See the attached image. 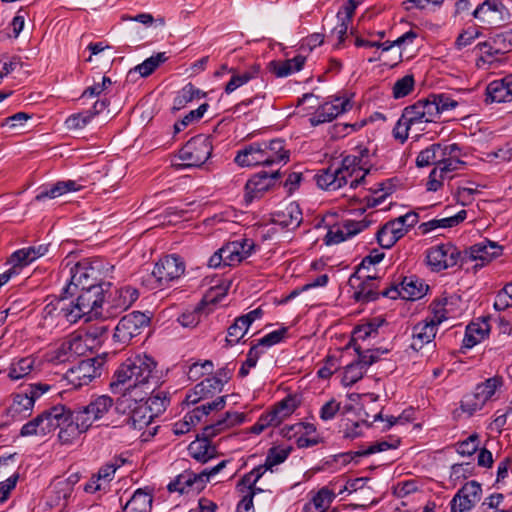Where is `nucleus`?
Returning <instances> with one entry per match:
<instances>
[{"label": "nucleus", "mask_w": 512, "mask_h": 512, "mask_svg": "<svg viewBox=\"0 0 512 512\" xmlns=\"http://www.w3.org/2000/svg\"><path fill=\"white\" fill-rule=\"evenodd\" d=\"M502 383V377L494 376L487 379L483 383L478 384L474 392L477 393L479 399L485 405V403L491 399L497 388L500 387Z\"/></svg>", "instance_id": "nucleus-45"}, {"label": "nucleus", "mask_w": 512, "mask_h": 512, "mask_svg": "<svg viewBox=\"0 0 512 512\" xmlns=\"http://www.w3.org/2000/svg\"><path fill=\"white\" fill-rule=\"evenodd\" d=\"M150 321V317L145 313L133 311L120 319L113 338L122 345H128L149 327Z\"/></svg>", "instance_id": "nucleus-8"}, {"label": "nucleus", "mask_w": 512, "mask_h": 512, "mask_svg": "<svg viewBox=\"0 0 512 512\" xmlns=\"http://www.w3.org/2000/svg\"><path fill=\"white\" fill-rule=\"evenodd\" d=\"M467 217V211L461 210L456 215L448 216L443 219H433L426 223H422L419 229L422 233H428L437 228H451L462 223Z\"/></svg>", "instance_id": "nucleus-37"}, {"label": "nucleus", "mask_w": 512, "mask_h": 512, "mask_svg": "<svg viewBox=\"0 0 512 512\" xmlns=\"http://www.w3.org/2000/svg\"><path fill=\"white\" fill-rule=\"evenodd\" d=\"M263 157L267 158L265 166H272L280 162H288L290 153L285 149L282 139H273L269 142H261Z\"/></svg>", "instance_id": "nucleus-30"}, {"label": "nucleus", "mask_w": 512, "mask_h": 512, "mask_svg": "<svg viewBox=\"0 0 512 512\" xmlns=\"http://www.w3.org/2000/svg\"><path fill=\"white\" fill-rule=\"evenodd\" d=\"M265 471L262 467L257 466L249 473L245 474L239 482V486H245L248 488V492H253V496L256 494V483L264 475Z\"/></svg>", "instance_id": "nucleus-59"}, {"label": "nucleus", "mask_w": 512, "mask_h": 512, "mask_svg": "<svg viewBox=\"0 0 512 512\" xmlns=\"http://www.w3.org/2000/svg\"><path fill=\"white\" fill-rule=\"evenodd\" d=\"M102 365L97 358L81 360L65 373L64 378L72 388L79 389L101 376Z\"/></svg>", "instance_id": "nucleus-9"}, {"label": "nucleus", "mask_w": 512, "mask_h": 512, "mask_svg": "<svg viewBox=\"0 0 512 512\" xmlns=\"http://www.w3.org/2000/svg\"><path fill=\"white\" fill-rule=\"evenodd\" d=\"M447 303L448 299L446 297L434 300L429 306L432 317L428 318V321L433 322L438 326L446 320L448 318V311L446 309Z\"/></svg>", "instance_id": "nucleus-54"}, {"label": "nucleus", "mask_w": 512, "mask_h": 512, "mask_svg": "<svg viewBox=\"0 0 512 512\" xmlns=\"http://www.w3.org/2000/svg\"><path fill=\"white\" fill-rule=\"evenodd\" d=\"M139 297L137 289L126 286L115 291L111 300L105 301V317L117 315L128 309Z\"/></svg>", "instance_id": "nucleus-18"}, {"label": "nucleus", "mask_w": 512, "mask_h": 512, "mask_svg": "<svg viewBox=\"0 0 512 512\" xmlns=\"http://www.w3.org/2000/svg\"><path fill=\"white\" fill-rule=\"evenodd\" d=\"M223 258L225 259V266H234L245 259L246 252L242 251V246L238 241H232L220 248Z\"/></svg>", "instance_id": "nucleus-42"}, {"label": "nucleus", "mask_w": 512, "mask_h": 512, "mask_svg": "<svg viewBox=\"0 0 512 512\" xmlns=\"http://www.w3.org/2000/svg\"><path fill=\"white\" fill-rule=\"evenodd\" d=\"M70 282L64 289V294L73 295L77 289H91L111 286L106 282L107 270L99 259H83L70 268Z\"/></svg>", "instance_id": "nucleus-3"}, {"label": "nucleus", "mask_w": 512, "mask_h": 512, "mask_svg": "<svg viewBox=\"0 0 512 512\" xmlns=\"http://www.w3.org/2000/svg\"><path fill=\"white\" fill-rule=\"evenodd\" d=\"M223 389V379L218 377H207L198 383L193 390L186 396V400L192 404L198 403L201 400L209 398L216 392H221Z\"/></svg>", "instance_id": "nucleus-27"}, {"label": "nucleus", "mask_w": 512, "mask_h": 512, "mask_svg": "<svg viewBox=\"0 0 512 512\" xmlns=\"http://www.w3.org/2000/svg\"><path fill=\"white\" fill-rule=\"evenodd\" d=\"M82 185L78 184L74 180L59 181L54 184L49 190H45L39 193L35 199L41 201L45 198H56L70 191H79L82 189Z\"/></svg>", "instance_id": "nucleus-39"}, {"label": "nucleus", "mask_w": 512, "mask_h": 512, "mask_svg": "<svg viewBox=\"0 0 512 512\" xmlns=\"http://www.w3.org/2000/svg\"><path fill=\"white\" fill-rule=\"evenodd\" d=\"M288 328L282 327L279 330L273 331L262 337L258 340V342L255 345L259 346H266L270 347L273 345H276L284 340V338L287 336Z\"/></svg>", "instance_id": "nucleus-61"}, {"label": "nucleus", "mask_w": 512, "mask_h": 512, "mask_svg": "<svg viewBox=\"0 0 512 512\" xmlns=\"http://www.w3.org/2000/svg\"><path fill=\"white\" fill-rule=\"evenodd\" d=\"M106 287L80 289L81 293L78 295L76 301H69V312L67 313V323H76L84 316L92 317H105L104 293L107 291Z\"/></svg>", "instance_id": "nucleus-4"}, {"label": "nucleus", "mask_w": 512, "mask_h": 512, "mask_svg": "<svg viewBox=\"0 0 512 512\" xmlns=\"http://www.w3.org/2000/svg\"><path fill=\"white\" fill-rule=\"evenodd\" d=\"M445 158L442 157V144L434 143L422 150L417 158L416 165L418 167H426L430 165H440Z\"/></svg>", "instance_id": "nucleus-38"}, {"label": "nucleus", "mask_w": 512, "mask_h": 512, "mask_svg": "<svg viewBox=\"0 0 512 512\" xmlns=\"http://www.w3.org/2000/svg\"><path fill=\"white\" fill-rule=\"evenodd\" d=\"M292 447L278 448L272 447L268 450L264 464L259 465L266 472L272 470V468L278 464L283 463L289 456Z\"/></svg>", "instance_id": "nucleus-47"}, {"label": "nucleus", "mask_w": 512, "mask_h": 512, "mask_svg": "<svg viewBox=\"0 0 512 512\" xmlns=\"http://www.w3.org/2000/svg\"><path fill=\"white\" fill-rule=\"evenodd\" d=\"M69 408L64 405L53 406L48 410H45L41 413V417L43 419V427L41 428L42 432H45V435L59 429L63 421H65V415H67Z\"/></svg>", "instance_id": "nucleus-33"}, {"label": "nucleus", "mask_w": 512, "mask_h": 512, "mask_svg": "<svg viewBox=\"0 0 512 512\" xmlns=\"http://www.w3.org/2000/svg\"><path fill=\"white\" fill-rule=\"evenodd\" d=\"M336 101L339 103H325L324 105L320 106L316 110L315 114L310 118L311 124L316 126L325 122H331L338 115L346 112L352 107L350 100L340 101V99H336Z\"/></svg>", "instance_id": "nucleus-25"}, {"label": "nucleus", "mask_w": 512, "mask_h": 512, "mask_svg": "<svg viewBox=\"0 0 512 512\" xmlns=\"http://www.w3.org/2000/svg\"><path fill=\"white\" fill-rule=\"evenodd\" d=\"M414 86V76L412 74L405 75L394 83L392 88L393 97L400 99L408 96L413 91Z\"/></svg>", "instance_id": "nucleus-53"}, {"label": "nucleus", "mask_w": 512, "mask_h": 512, "mask_svg": "<svg viewBox=\"0 0 512 512\" xmlns=\"http://www.w3.org/2000/svg\"><path fill=\"white\" fill-rule=\"evenodd\" d=\"M436 117L437 110L434 106L430 105L425 98L420 99L403 109L401 117L393 129V136L400 143H404L408 139L410 131L419 136L421 132L425 131L428 123L435 122Z\"/></svg>", "instance_id": "nucleus-2"}, {"label": "nucleus", "mask_w": 512, "mask_h": 512, "mask_svg": "<svg viewBox=\"0 0 512 512\" xmlns=\"http://www.w3.org/2000/svg\"><path fill=\"white\" fill-rule=\"evenodd\" d=\"M365 373V368L361 366V364L357 362H353L346 366L344 375L342 378V383L345 386H352L360 379H362Z\"/></svg>", "instance_id": "nucleus-55"}, {"label": "nucleus", "mask_w": 512, "mask_h": 512, "mask_svg": "<svg viewBox=\"0 0 512 512\" xmlns=\"http://www.w3.org/2000/svg\"><path fill=\"white\" fill-rule=\"evenodd\" d=\"M42 362L34 354L13 359L8 369V378L15 381L29 376L34 371H41Z\"/></svg>", "instance_id": "nucleus-22"}, {"label": "nucleus", "mask_w": 512, "mask_h": 512, "mask_svg": "<svg viewBox=\"0 0 512 512\" xmlns=\"http://www.w3.org/2000/svg\"><path fill=\"white\" fill-rule=\"evenodd\" d=\"M91 114L88 112L73 114L66 120V126L69 130H77L84 128L91 120Z\"/></svg>", "instance_id": "nucleus-64"}, {"label": "nucleus", "mask_w": 512, "mask_h": 512, "mask_svg": "<svg viewBox=\"0 0 512 512\" xmlns=\"http://www.w3.org/2000/svg\"><path fill=\"white\" fill-rule=\"evenodd\" d=\"M334 498V492L324 487L318 491L309 504L322 510V512H326Z\"/></svg>", "instance_id": "nucleus-56"}, {"label": "nucleus", "mask_w": 512, "mask_h": 512, "mask_svg": "<svg viewBox=\"0 0 512 512\" xmlns=\"http://www.w3.org/2000/svg\"><path fill=\"white\" fill-rule=\"evenodd\" d=\"M260 354L261 352L258 350V345L253 344L247 353L246 360L243 362L239 370V377L244 378L249 374L250 368L256 366Z\"/></svg>", "instance_id": "nucleus-60"}, {"label": "nucleus", "mask_w": 512, "mask_h": 512, "mask_svg": "<svg viewBox=\"0 0 512 512\" xmlns=\"http://www.w3.org/2000/svg\"><path fill=\"white\" fill-rule=\"evenodd\" d=\"M166 60L167 57L165 53H157L131 69L128 72V76L132 75L133 73H138L141 77H148Z\"/></svg>", "instance_id": "nucleus-40"}, {"label": "nucleus", "mask_w": 512, "mask_h": 512, "mask_svg": "<svg viewBox=\"0 0 512 512\" xmlns=\"http://www.w3.org/2000/svg\"><path fill=\"white\" fill-rule=\"evenodd\" d=\"M112 405V398L102 395L98 396L85 406L75 408L72 410V413L80 423V428L87 431L94 421L102 418L110 410Z\"/></svg>", "instance_id": "nucleus-12"}, {"label": "nucleus", "mask_w": 512, "mask_h": 512, "mask_svg": "<svg viewBox=\"0 0 512 512\" xmlns=\"http://www.w3.org/2000/svg\"><path fill=\"white\" fill-rule=\"evenodd\" d=\"M460 259V250L450 242L432 246L426 251V263L433 272L454 267Z\"/></svg>", "instance_id": "nucleus-10"}, {"label": "nucleus", "mask_w": 512, "mask_h": 512, "mask_svg": "<svg viewBox=\"0 0 512 512\" xmlns=\"http://www.w3.org/2000/svg\"><path fill=\"white\" fill-rule=\"evenodd\" d=\"M81 345L82 340L79 337L65 340L55 349L48 351L44 355V360L54 365L72 362L78 355Z\"/></svg>", "instance_id": "nucleus-19"}, {"label": "nucleus", "mask_w": 512, "mask_h": 512, "mask_svg": "<svg viewBox=\"0 0 512 512\" xmlns=\"http://www.w3.org/2000/svg\"><path fill=\"white\" fill-rule=\"evenodd\" d=\"M384 258V253L380 252L378 249H373L369 255L363 258L362 262L358 265L357 270L351 275L349 278V284L352 287H355V283L360 281L362 278L360 274L365 270L369 269L370 265H374L379 263Z\"/></svg>", "instance_id": "nucleus-41"}, {"label": "nucleus", "mask_w": 512, "mask_h": 512, "mask_svg": "<svg viewBox=\"0 0 512 512\" xmlns=\"http://www.w3.org/2000/svg\"><path fill=\"white\" fill-rule=\"evenodd\" d=\"M505 6L497 0H486L473 12L474 18L479 20L483 26H500L503 21Z\"/></svg>", "instance_id": "nucleus-20"}, {"label": "nucleus", "mask_w": 512, "mask_h": 512, "mask_svg": "<svg viewBox=\"0 0 512 512\" xmlns=\"http://www.w3.org/2000/svg\"><path fill=\"white\" fill-rule=\"evenodd\" d=\"M339 176H344L345 185L348 178H355L350 182L351 188H356L358 185L365 182V177L369 173V168H366V163L362 164V158L355 155H347L342 159L341 165L336 168Z\"/></svg>", "instance_id": "nucleus-17"}, {"label": "nucleus", "mask_w": 512, "mask_h": 512, "mask_svg": "<svg viewBox=\"0 0 512 512\" xmlns=\"http://www.w3.org/2000/svg\"><path fill=\"white\" fill-rule=\"evenodd\" d=\"M230 460H222L220 463L210 469H204L200 473L185 471L178 475L176 479L168 484L170 492H179L181 494L188 492V488L195 486L196 490H202L209 479L222 471Z\"/></svg>", "instance_id": "nucleus-7"}, {"label": "nucleus", "mask_w": 512, "mask_h": 512, "mask_svg": "<svg viewBox=\"0 0 512 512\" xmlns=\"http://www.w3.org/2000/svg\"><path fill=\"white\" fill-rule=\"evenodd\" d=\"M489 331L490 325L486 319H482L480 322H471L466 327L463 347L467 349L474 347L488 335Z\"/></svg>", "instance_id": "nucleus-34"}, {"label": "nucleus", "mask_w": 512, "mask_h": 512, "mask_svg": "<svg viewBox=\"0 0 512 512\" xmlns=\"http://www.w3.org/2000/svg\"><path fill=\"white\" fill-rule=\"evenodd\" d=\"M185 271V263L177 255H167L161 258L154 266L152 276L158 286H168L179 279Z\"/></svg>", "instance_id": "nucleus-14"}, {"label": "nucleus", "mask_w": 512, "mask_h": 512, "mask_svg": "<svg viewBox=\"0 0 512 512\" xmlns=\"http://www.w3.org/2000/svg\"><path fill=\"white\" fill-rule=\"evenodd\" d=\"M426 101L437 110V117L444 111L454 109L458 102L446 94H430Z\"/></svg>", "instance_id": "nucleus-50"}, {"label": "nucleus", "mask_w": 512, "mask_h": 512, "mask_svg": "<svg viewBox=\"0 0 512 512\" xmlns=\"http://www.w3.org/2000/svg\"><path fill=\"white\" fill-rule=\"evenodd\" d=\"M436 332L437 326L435 323L428 321V318L418 322L412 328V342L410 347L415 351H419L425 345H430L436 336Z\"/></svg>", "instance_id": "nucleus-24"}, {"label": "nucleus", "mask_w": 512, "mask_h": 512, "mask_svg": "<svg viewBox=\"0 0 512 512\" xmlns=\"http://www.w3.org/2000/svg\"><path fill=\"white\" fill-rule=\"evenodd\" d=\"M188 453L201 464H205L219 455L217 446L212 444V438L202 435V432L197 434L196 439L189 444Z\"/></svg>", "instance_id": "nucleus-21"}, {"label": "nucleus", "mask_w": 512, "mask_h": 512, "mask_svg": "<svg viewBox=\"0 0 512 512\" xmlns=\"http://www.w3.org/2000/svg\"><path fill=\"white\" fill-rule=\"evenodd\" d=\"M43 427V419L41 414L32 419L31 421L24 424L21 428L20 435L21 436H33V435H45V432L41 431Z\"/></svg>", "instance_id": "nucleus-63"}, {"label": "nucleus", "mask_w": 512, "mask_h": 512, "mask_svg": "<svg viewBox=\"0 0 512 512\" xmlns=\"http://www.w3.org/2000/svg\"><path fill=\"white\" fill-rule=\"evenodd\" d=\"M85 432L86 430L80 428V423L73 416L72 410L69 409L67 415H65V421L59 428L58 439L61 444H72Z\"/></svg>", "instance_id": "nucleus-32"}, {"label": "nucleus", "mask_w": 512, "mask_h": 512, "mask_svg": "<svg viewBox=\"0 0 512 512\" xmlns=\"http://www.w3.org/2000/svg\"><path fill=\"white\" fill-rule=\"evenodd\" d=\"M484 404L479 399L477 393L473 392L466 394L461 401L460 409L462 412L467 413L469 416L473 415L477 410H480Z\"/></svg>", "instance_id": "nucleus-58"}, {"label": "nucleus", "mask_w": 512, "mask_h": 512, "mask_svg": "<svg viewBox=\"0 0 512 512\" xmlns=\"http://www.w3.org/2000/svg\"><path fill=\"white\" fill-rule=\"evenodd\" d=\"M204 95L205 94L202 93L199 89L195 88V86L192 83H188L174 98L173 109L180 110L195 98H200Z\"/></svg>", "instance_id": "nucleus-44"}, {"label": "nucleus", "mask_w": 512, "mask_h": 512, "mask_svg": "<svg viewBox=\"0 0 512 512\" xmlns=\"http://www.w3.org/2000/svg\"><path fill=\"white\" fill-rule=\"evenodd\" d=\"M502 250V246L498 245L496 242L485 239L472 245L469 248V254L471 259L480 260L482 261V265H484L485 263H488L494 258L500 256L502 254Z\"/></svg>", "instance_id": "nucleus-31"}, {"label": "nucleus", "mask_w": 512, "mask_h": 512, "mask_svg": "<svg viewBox=\"0 0 512 512\" xmlns=\"http://www.w3.org/2000/svg\"><path fill=\"white\" fill-rule=\"evenodd\" d=\"M365 280L357 285L358 290L354 292V299L358 302L375 301L380 295L390 299L403 298V290L399 284L392 283L389 287L385 288L382 292H377L374 281L379 278L375 275L365 274Z\"/></svg>", "instance_id": "nucleus-13"}, {"label": "nucleus", "mask_w": 512, "mask_h": 512, "mask_svg": "<svg viewBox=\"0 0 512 512\" xmlns=\"http://www.w3.org/2000/svg\"><path fill=\"white\" fill-rule=\"evenodd\" d=\"M157 363L148 355H136L126 359L114 372L110 389L122 393L145 385L152 378Z\"/></svg>", "instance_id": "nucleus-1"}, {"label": "nucleus", "mask_w": 512, "mask_h": 512, "mask_svg": "<svg viewBox=\"0 0 512 512\" xmlns=\"http://www.w3.org/2000/svg\"><path fill=\"white\" fill-rule=\"evenodd\" d=\"M512 100V74L490 82L486 87V103L509 102Z\"/></svg>", "instance_id": "nucleus-23"}, {"label": "nucleus", "mask_w": 512, "mask_h": 512, "mask_svg": "<svg viewBox=\"0 0 512 512\" xmlns=\"http://www.w3.org/2000/svg\"><path fill=\"white\" fill-rule=\"evenodd\" d=\"M417 38V33L413 30H410L403 34L402 36L398 37L394 41H385V42H377L376 47L381 48L383 52L389 51L394 46H401L402 44L406 42H413Z\"/></svg>", "instance_id": "nucleus-62"}, {"label": "nucleus", "mask_w": 512, "mask_h": 512, "mask_svg": "<svg viewBox=\"0 0 512 512\" xmlns=\"http://www.w3.org/2000/svg\"><path fill=\"white\" fill-rule=\"evenodd\" d=\"M260 71V66L255 64L251 66V68L242 74H233L229 82L225 86V92L227 94L232 93L237 88L241 87L242 85L246 84L251 79L255 78Z\"/></svg>", "instance_id": "nucleus-43"}, {"label": "nucleus", "mask_w": 512, "mask_h": 512, "mask_svg": "<svg viewBox=\"0 0 512 512\" xmlns=\"http://www.w3.org/2000/svg\"><path fill=\"white\" fill-rule=\"evenodd\" d=\"M300 403V399L297 395L289 394L279 401L272 410L277 411V416L283 421V419L290 416L296 410Z\"/></svg>", "instance_id": "nucleus-48"}, {"label": "nucleus", "mask_w": 512, "mask_h": 512, "mask_svg": "<svg viewBox=\"0 0 512 512\" xmlns=\"http://www.w3.org/2000/svg\"><path fill=\"white\" fill-rule=\"evenodd\" d=\"M400 286L403 290V299L416 300L424 295L423 285L418 283L417 279L414 280L413 277H404Z\"/></svg>", "instance_id": "nucleus-49"}, {"label": "nucleus", "mask_w": 512, "mask_h": 512, "mask_svg": "<svg viewBox=\"0 0 512 512\" xmlns=\"http://www.w3.org/2000/svg\"><path fill=\"white\" fill-rule=\"evenodd\" d=\"M317 185L325 190H337L345 185L344 176H339L337 169L330 166L320 170L315 176Z\"/></svg>", "instance_id": "nucleus-36"}, {"label": "nucleus", "mask_w": 512, "mask_h": 512, "mask_svg": "<svg viewBox=\"0 0 512 512\" xmlns=\"http://www.w3.org/2000/svg\"><path fill=\"white\" fill-rule=\"evenodd\" d=\"M248 327L246 324L237 317L234 320V323L228 327L227 337H226V346L231 347L235 344L239 343V341L245 336L248 331Z\"/></svg>", "instance_id": "nucleus-52"}, {"label": "nucleus", "mask_w": 512, "mask_h": 512, "mask_svg": "<svg viewBox=\"0 0 512 512\" xmlns=\"http://www.w3.org/2000/svg\"><path fill=\"white\" fill-rule=\"evenodd\" d=\"M512 306V282L506 284L496 296L494 302V308L497 311H504L508 307Z\"/></svg>", "instance_id": "nucleus-57"}, {"label": "nucleus", "mask_w": 512, "mask_h": 512, "mask_svg": "<svg viewBox=\"0 0 512 512\" xmlns=\"http://www.w3.org/2000/svg\"><path fill=\"white\" fill-rule=\"evenodd\" d=\"M69 312V306L67 297H60L56 299L54 302L48 303L44 307V315L47 316H55L57 318H62L65 322H67V313Z\"/></svg>", "instance_id": "nucleus-51"}, {"label": "nucleus", "mask_w": 512, "mask_h": 512, "mask_svg": "<svg viewBox=\"0 0 512 512\" xmlns=\"http://www.w3.org/2000/svg\"><path fill=\"white\" fill-rule=\"evenodd\" d=\"M51 388L52 386L47 383L29 384L25 390L12 395V403L7 409V414L14 420L29 417L33 412L35 401Z\"/></svg>", "instance_id": "nucleus-5"}, {"label": "nucleus", "mask_w": 512, "mask_h": 512, "mask_svg": "<svg viewBox=\"0 0 512 512\" xmlns=\"http://www.w3.org/2000/svg\"><path fill=\"white\" fill-rule=\"evenodd\" d=\"M385 322L386 320L384 318L375 317L367 323L356 326L353 331L354 338L351 340L350 345L356 339L365 340L373 333H377L378 328L381 327Z\"/></svg>", "instance_id": "nucleus-46"}, {"label": "nucleus", "mask_w": 512, "mask_h": 512, "mask_svg": "<svg viewBox=\"0 0 512 512\" xmlns=\"http://www.w3.org/2000/svg\"><path fill=\"white\" fill-rule=\"evenodd\" d=\"M303 220L298 204L292 202L273 214V222L282 228L295 230Z\"/></svg>", "instance_id": "nucleus-26"}, {"label": "nucleus", "mask_w": 512, "mask_h": 512, "mask_svg": "<svg viewBox=\"0 0 512 512\" xmlns=\"http://www.w3.org/2000/svg\"><path fill=\"white\" fill-rule=\"evenodd\" d=\"M153 495L147 489H137L125 504L123 512H151Z\"/></svg>", "instance_id": "nucleus-35"}, {"label": "nucleus", "mask_w": 512, "mask_h": 512, "mask_svg": "<svg viewBox=\"0 0 512 512\" xmlns=\"http://www.w3.org/2000/svg\"><path fill=\"white\" fill-rule=\"evenodd\" d=\"M235 163L241 167L265 166L267 158L263 157V150L260 143L245 145L240 149L234 159Z\"/></svg>", "instance_id": "nucleus-28"}, {"label": "nucleus", "mask_w": 512, "mask_h": 512, "mask_svg": "<svg viewBox=\"0 0 512 512\" xmlns=\"http://www.w3.org/2000/svg\"><path fill=\"white\" fill-rule=\"evenodd\" d=\"M211 153L212 143L209 138L201 134L194 136L178 152L179 159L185 163L173 164V166L177 170L188 167H200L208 160Z\"/></svg>", "instance_id": "nucleus-6"}, {"label": "nucleus", "mask_w": 512, "mask_h": 512, "mask_svg": "<svg viewBox=\"0 0 512 512\" xmlns=\"http://www.w3.org/2000/svg\"><path fill=\"white\" fill-rule=\"evenodd\" d=\"M281 177L279 170L261 171L253 175L245 185L244 199L247 204L261 197Z\"/></svg>", "instance_id": "nucleus-15"}, {"label": "nucleus", "mask_w": 512, "mask_h": 512, "mask_svg": "<svg viewBox=\"0 0 512 512\" xmlns=\"http://www.w3.org/2000/svg\"><path fill=\"white\" fill-rule=\"evenodd\" d=\"M168 402L169 400L166 396L161 397L160 393L150 397L144 404H137L135 402L136 406L131 410L126 420L127 424L135 430H142L147 427L154 418L153 406L156 407V412H160L161 410H165L166 403Z\"/></svg>", "instance_id": "nucleus-11"}, {"label": "nucleus", "mask_w": 512, "mask_h": 512, "mask_svg": "<svg viewBox=\"0 0 512 512\" xmlns=\"http://www.w3.org/2000/svg\"><path fill=\"white\" fill-rule=\"evenodd\" d=\"M482 488L475 480L465 483L451 500V512H469L480 500Z\"/></svg>", "instance_id": "nucleus-16"}, {"label": "nucleus", "mask_w": 512, "mask_h": 512, "mask_svg": "<svg viewBox=\"0 0 512 512\" xmlns=\"http://www.w3.org/2000/svg\"><path fill=\"white\" fill-rule=\"evenodd\" d=\"M245 419V415L243 413L238 412H226L224 417L218 419L212 424L206 425L202 429V435L210 438H214L227 429L241 424Z\"/></svg>", "instance_id": "nucleus-29"}]
</instances>
